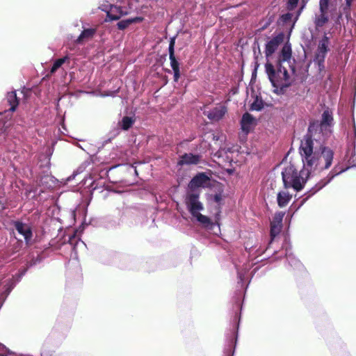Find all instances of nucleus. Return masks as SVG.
<instances>
[{"label": "nucleus", "mask_w": 356, "mask_h": 356, "mask_svg": "<svg viewBox=\"0 0 356 356\" xmlns=\"http://www.w3.org/2000/svg\"><path fill=\"white\" fill-rule=\"evenodd\" d=\"M329 6V0H320L319 1V8H322L323 10L324 8H328Z\"/></svg>", "instance_id": "obj_32"}, {"label": "nucleus", "mask_w": 356, "mask_h": 356, "mask_svg": "<svg viewBox=\"0 0 356 356\" xmlns=\"http://www.w3.org/2000/svg\"><path fill=\"white\" fill-rule=\"evenodd\" d=\"M299 153L303 162L302 168L309 171V175L316 169H328L334 159V152L330 147H321L319 149H314V140L309 134L301 140Z\"/></svg>", "instance_id": "obj_1"}, {"label": "nucleus", "mask_w": 356, "mask_h": 356, "mask_svg": "<svg viewBox=\"0 0 356 356\" xmlns=\"http://www.w3.org/2000/svg\"><path fill=\"white\" fill-rule=\"evenodd\" d=\"M14 225L17 232L24 236L26 243H28L33 236L31 227L19 221H15Z\"/></svg>", "instance_id": "obj_12"}, {"label": "nucleus", "mask_w": 356, "mask_h": 356, "mask_svg": "<svg viewBox=\"0 0 356 356\" xmlns=\"http://www.w3.org/2000/svg\"><path fill=\"white\" fill-rule=\"evenodd\" d=\"M330 38L326 33L318 42V47L315 54L314 62L318 65L320 70L324 69V62L327 54L330 51Z\"/></svg>", "instance_id": "obj_6"}, {"label": "nucleus", "mask_w": 356, "mask_h": 356, "mask_svg": "<svg viewBox=\"0 0 356 356\" xmlns=\"http://www.w3.org/2000/svg\"><path fill=\"white\" fill-rule=\"evenodd\" d=\"M345 168L341 167L339 165H337L334 167L332 171L328 174L326 179L321 180L319 183L316 184V186L310 191L311 195H314L317 191L323 188L327 185L336 175L344 172Z\"/></svg>", "instance_id": "obj_9"}, {"label": "nucleus", "mask_w": 356, "mask_h": 356, "mask_svg": "<svg viewBox=\"0 0 356 356\" xmlns=\"http://www.w3.org/2000/svg\"><path fill=\"white\" fill-rule=\"evenodd\" d=\"M292 14L287 13L281 16V19L283 22H287L291 19Z\"/></svg>", "instance_id": "obj_30"}, {"label": "nucleus", "mask_w": 356, "mask_h": 356, "mask_svg": "<svg viewBox=\"0 0 356 356\" xmlns=\"http://www.w3.org/2000/svg\"><path fill=\"white\" fill-rule=\"evenodd\" d=\"M213 200L216 203H219L222 200V195H221V194H220V193L215 194L214 196H213Z\"/></svg>", "instance_id": "obj_33"}, {"label": "nucleus", "mask_w": 356, "mask_h": 356, "mask_svg": "<svg viewBox=\"0 0 356 356\" xmlns=\"http://www.w3.org/2000/svg\"><path fill=\"white\" fill-rule=\"evenodd\" d=\"M333 113L331 109L327 107L323 112L321 115V122L318 121L311 122L308 128V134L312 133L314 131H317L318 129L321 131L326 129L327 127H330L333 125Z\"/></svg>", "instance_id": "obj_5"}, {"label": "nucleus", "mask_w": 356, "mask_h": 356, "mask_svg": "<svg viewBox=\"0 0 356 356\" xmlns=\"http://www.w3.org/2000/svg\"><path fill=\"white\" fill-rule=\"evenodd\" d=\"M291 58V45L286 42L284 44L279 54L275 66L268 61L265 64L266 73L274 88L273 92L277 95L284 94L286 88L291 86L289 72L282 65L284 62L290 63Z\"/></svg>", "instance_id": "obj_3"}, {"label": "nucleus", "mask_w": 356, "mask_h": 356, "mask_svg": "<svg viewBox=\"0 0 356 356\" xmlns=\"http://www.w3.org/2000/svg\"><path fill=\"white\" fill-rule=\"evenodd\" d=\"M291 198L292 195H291L288 191L279 192L277 197L278 206L281 208L286 207L289 203Z\"/></svg>", "instance_id": "obj_20"}, {"label": "nucleus", "mask_w": 356, "mask_h": 356, "mask_svg": "<svg viewBox=\"0 0 356 356\" xmlns=\"http://www.w3.org/2000/svg\"><path fill=\"white\" fill-rule=\"evenodd\" d=\"M124 14L120 6H111L110 10L107 12L106 17L108 18L110 21L118 20Z\"/></svg>", "instance_id": "obj_17"}, {"label": "nucleus", "mask_w": 356, "mask_h": 356, "mask_svg": "<svg viewBox=\"0 0 356 356\" xmlns=\"http://www.w3.org/2000/svg\"><path fill=\"white\" fill-rule=\"evenodd\" d=\"M175 38H171L170 40L168 51L170 66L174 72V81L177 82L180 78L179 63L175 56Z\"/></svg>", "instance_id": "obj_8"}, {"label": "nucleus", "mask_w": 356, "mask_h": 356, "mask_svg": "<svg viewBox=\"0 0 356 356\" xmlns=\"http://www.w3.org/2000/svg\"><path fill=\"white\" fill-rule=\"evenodd\" d=\"M6 102L10 106L8 109L10 111L14 112L19 105V100L17 97L15 91H11L7 93Z\"/></svg>", "instance_id": "obj_19"}, {"label": "nucleus", "mask_w": 356, "mask_h": 356, "mask_svg": "<svg viewBox=\"0 0 356 356\" xmlns=\"http://www.w3.org/2000/svg\"><path fill=\"white\" fill-rule=\"evenodd\" d=\"M282 225H277L270 222V236L272 238H274L276 236H277L281 231Z\"/></svg>", "instance_id": "obj_26"}, {"label": "nucleus", "mask_w": 356, "mask_h": 356, "mask_svg": "<svg viewBox=\"0 0 356 356\" xmlns=\"http://www.w3.org/2000/svg\"><path fill=\"white\" fill-rule=\"evenodd\" d=\"M227 111V110L225 106L219 105L208 111L207 114L206 115L209 120L213 121H218L224 117Z\"/></svg>", "instance_id": "obj_13"}, {"label": "nucleus", "mask_w": 356, "mask_h": 356, "mask_svg": "<svg viewBox=\"0 0 356 356\" xmlns=\"http://www.w3.org/2000/svg\"><path fill=\"white\" fill-rule=\"evenodd\" d=\"M291 71L293 72V73H295L296 72V68L293 65V66H291Z\"/></svg>", "instance_id": "obj_34"}, {"label": "nucleus", "mask_w": 356, "mask_h": 356, "mask_svg": "<svg viewBox=\"0 0 356 356\" xmlns=\"http://www.w3.org/2000/svg\"><path fill=\"white\" fill-rule=\"evenodd\" d=\"M253 120L254 118L250 113H245L243 115L241 124V129L245 134H248L250 131Z\"/></svg>", "instance_id": "obj_16"}, {"label": "nucleus", "mask_w": 356, "mask_h": 356, "mask_svg": "<svg viewBox=\"0 0 356 356\" xmlns=\"http://www.w3.org/2000/svg\"><path fill=\"white\" fill-rule=\"evenodd\" d=\"M264 108V102L261 99L257 97L250 105L251 111H259Z\"/></svg>", "instance_id": "obj_24"}, {"label": "nucleus", "mask_w": 356, "mask_h": 356, "mask_svg": "<svg viewBox=\"0 0 356 356\" xmlns=\"http://www.w3.org/2000/svg\"><path fill=\"white\" fill-rule=\"evenodd\" d=\"M143 19H144V18L143 17H133V18L124 19V20L120 21L117 24V26L119 30H124L131 24L140 23L141 22H143Z\"/></svg>", "instance_id": "obj_21"}, {"label": "nucleus", "mask_w": 356, "mask_h": 356, "mask_svg": "<svg viewBox=\"0 0 356 356\" xmlns=\"http://www.w3.org/2000/svg\"><path fill=\"white\" fill-rule=\"evenodd\" d=\"M298 1H299V0H289L288 6H287L288 9H289V10L294 9L297 6Z\"/></svg>", "instance_id": "obj_29"}, {"label": "nucleus", "mask_w": 356, "mask_h": 356, "mask_svg": "<svg viewBox=\"0 0 356 356\" xmlns=\"http://www.w3.org/2000/svg\"><path fill=\"white\" fill-rule=\"evenodd\" d=\"M232 340H233V339H232V341L230 342V344L229 345V348L227 349V350L226 352L227 356H232L233 353L234 352V347H233V345H232V343H233Z\"/></svg>", "instance_id": "obj_31"}, {"label": "nucleus", "mask_w": 356, "mask_h": 356, "mask_svg": "<svg viewBox=\"0 0 356 356\" xmlns=\"http://www.w3.org/2000/svg\"><path fill=\"white\" fill-rule=\"evenodd\" d=\"M96 33V29H84L80 35L75 40L76 44H81L85 41H88L90 39H92Z\"/></svg>", "instance_id": "obj_18"}, {"label": "nucleus", "mask_w": 356, "mask_h": 356, "mask_svg": "<svg viewBox=\"0 0 356 356\" xmlns=\"http://www.w3.org/2000/svg\"><path fill=\"white\" fill-rule=\"evenodd\" d=\"M135 119L132 117L124 116L122 120L119 122V125L122 130H129L134 124Z\"/></svg>", "instance_id": "obj_22"}, {"label": "nucleus", "mask_w": 356, "mask_h": 356, "mask_svg": "<svg viewBox=\"0 0 356 356\" xmlns=\"http://www.w3.org/2000/svg\"><path fill=\"white\" fill-rule=\"evenodd\" d=\"M285 213L282 211L277 212L275 214L273 221H271V223L277 224V225H281L282 223V220L284 216Z\"/></svg>", "instance_id": "obj_27"}, {"label": "nucleus", "mask_w": 356, "mask_h": 356, "mask_svg": "<svg viewBox=\"0 0 356 356\" xmlns=\"http://www.w3.org/2000/svg\"><path fill=\"white\" fill-rule=\"evenodd\" d=\"M193 216L195 217L197 220L203 225H209L211 224L210 218L206 216L201 214L200 212L196 213L195 215H193Z\"/></svg>", "instance_id": "obj_25"}, {"label": "nucleus", "mask_w": 356, "mask_h": 356, "mask_svg": "<svg viewBox=\"0 0 356 356\" xmlns=\"http://www.w3.org/2000/svg\"><path fill=\"white\" fill-rule=\"evenodd\" d=\"M137 2H138L139 1L138 0H136Z\"/></svg>", "instance_id": "obj_35"}, {"label": "nucleus", "mask_w": 356, "mask_h": 356, "mask_svg": "<svg viewBox=\"0 0 356 356\" xmlns=\"http://www.w3.org/2000/svg\"><path fill=\"white\" fill-rule=\"evenodd\" d=\"M186 204L192 216L195 215L204 209L203 204L199 201V194L195 193L187 195Z\"/></svg>", "instance_id": "obj_7"}, {"label": "nucleus", "mask_w": 356, "mask_h": 356, "mask_svg": "<svg viewBox=\"0 0 356 356\" xmlns=\"http://www.w3.org/2000/svg\"><path fill=\"white\" fill-rule=\"evenodd\" d=\"M319 10L321 13L318 15H316L314 22L316 29L323 27L329 21V17L327 15L328 8H324L323 10L322 8H319Z\"/></svg>", "instance_id": "obj_15"}, {"label": "nucleus", "mask_w": 356, "mask_h": 356, "mask_svg": "<svg viewBox=\"0 0 356 356\" xmlns=\"http://www.w3.org/2000/svg\"><path fill=\"white\" fill-rule=\"evenodd\" d=\"M310 175L304 168L298 170L292 163L287 165L282 172L284 188H292L296 192L300 191L305 186Z\"/></svg>", "instance_id": "obj_4"}, {"label": "nucleus", "mask_w": 356, "mask_h": 356, "mask_svg": "<svg viewBox=\"0 0 356 356\" xmlns=\"http://www.w3.org/2000/svg\"><path fill=\"white\" fill-rule=\"evenodd\" d=\"M69 57L67 56H65L63 58H58V59H56L51 68V70H50V73L51 74H54L55 73L57 70L60 67L62 66V65H63L66 61H68L69 60Z\"/></svg>", "instance_id": "obj_23"}, {"label": "nucleus", "mask_w": 356, "mask_h": 356, "mask_svg": "<svg viewBox=\"0 0 356 356\" xmlns=\"http://www.w3.org/2000/svg\"><path fill=\"white\" fill-rule=\"evenodd\" d=\"M209 181L210 178L205 172H199L190 181L188 187L191 190L204 187Z\"/></svg>", "instance_id": "obj_11"}, {"label": "nucleus", "mask_w": 356, "mask_h": 356, "mask_svg": "<svg viewBox=\"0 0 356 356\" xmlns=\"http://www.w3.org/2000/svg\"><path fill=\"white\" fill-rule=\"evenodd\" d=\"M299 153L303 162L302 168L309 171V175L316 169H328L334 159V152L330 147H321L319 149H314V140L309 134L301 140Z\"/></svg>", "instance_id": "obj_2"}, {"label": "nucleus", "mask_w": 356, "mask_h": 356, "mask_svg": "<svg viewBox=\"0 0 356 356\" xmlns=\"http://www.w3.org/2000/svg\"><path fill=\"white\" fill-rule=\"evenodd\" d=\"M201 156L198 154H193L192 153H185L180 156L179 160L177 162L178 165H196L200 161Z\"/></svg>", "instance_id": "obj_14"}, {"label": "nucleus", "mask_w": 356, "mask_h": 356, "mask_svg": "<svg viewBox=\"0 0 356 356\" xmlns=\"http://www.w3.org/2000/svg\"><path fill=\"white\" fill-rule=\"evenodd\" d=\"M353 1L354 0H346V6L343 8V10L347 17L350 15V6Z\"/></svg>", "instance_id": "obj_28"}, {"label": "nucleus", "mask_w": 356, "mask_h": 356, "mask_svg": "<svg viewBox=\"0 0 356 356\" xmlns=\"http://www.w3.org/2000/svg\"><path fill=\"white\" fill-rule=\"evenodd\" d=\"M284 39V34L282 33H280L267 42L265 48V55L267 58L270 57L275 52L278 47L283 42Z\"/></svg>", "instance_id": "obj_10"}]
</instances>
